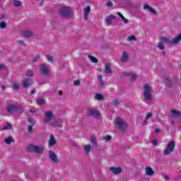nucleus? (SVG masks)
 <instances>
[{
    "instance_id": "nucleus-1",
    "label": "nucleus",
    "mask_w": 181,
    "mask_h": 181,
    "mask_svg": "<svg viewBox=\"0 0 181 181\" xmlns=\"http://www.w3.org/2000/svg\"><path fill=\"white\" fill-rule=\"evenodd\" d=\"M28 152H36V153H42L45 151L44 146H36L33 144H29L27 147Z\"/></svg>"
},
{
    "instance_id": "nucleus-2",
    "label": "nucleus",
    "mask_w": 181,
    "mask_h": 181,
    "mask_svg": "<svg viewBox=\"0 0 181 181\" xmlns=\"http://www.w3.org/2000/svg\"><path fill=\"white\" fill-rule=\"evenodd\" d=\"M59 13L64 18H70L73 15V10L70 7H64L59 10Z\"/></svg>"
},
{
    "instance_id": "nucleus-3",
    "label": "nucleus",
    "mask_w": 181,
    "mask_h": 181,
    "mask_svg": "<svg viewBox=\"0 0 181 181\" xmlns=\"http://www.w3.org/2000/svg\"><path fill=\"white\" fill-rule=\"evenodd\" d=\"M144 98L146 100H151L152 98V88L149 84H145L144 86Z\"/></svg>"
},
{
    "instance_id": "nucleus-4",
    "label": "nucleus",
    "mask_w": 181,
    "mask_h": 181,
    "mask_svg": "<svg viewBox=\"0 0 181 181\" xmlns=\"http://www.w3.org/2000/svg\"><path fill=\"white\" fill-rule=\"evenodd\" d=\"M175 141H171L167 144V147L164 150V155H170L175 149Z\"/></svg>"
},
{
    "instance_id": "nucleus-5",
    "label": "nucleus",
    "mask_w": 181,
    "mask_h": 181,
    "mask_svg": "<svg viewBox=\"0 0 181 181\" xmlns=\"http://www.w3.org/2000/svg\"><path fill=\"white\" fill-rule=\"evenodd\" d=\"M116 127H118L119 129H124L127 127V124L122 119L119 118L116 120Z\"/></svg>"
},
{
    "instance_id": "nucleus-6",
    "label": "nucleus",
    "mask_w": 181,
    "mask_h": 181,
    "mask_svg": "<svg viewBox=\"0 0 181 181\" xmlns=\"http://www.w3.org/2000/svg\"><path fill=\"white\" fill-rule=\"evenodd\" d=\"M88 115H90V117H94V118H98V117H100V113L98 111L93 108H89L88 110Z\"/></svg>"
},
{
    "instance_id": "nucleus-7",
    "label": "nucleus",
    "mask_w": 181,
    "mask_h": 181,
    "mask_svg": "<svg viewBox=\"0 0 181 181\" xmlns=\"http://www.w3.org/2000/svg\"><path fill=\"white\" fill-rule=\"evenodd\" d=\"M49 159L54 163H57V162H59V158H57V155H56V153H54V152L49 151Z\"/></svg>"
},
{
    "instance_id": "nucleus-8",
    "label": "nucleus",
    "mask_w": 181,
    "mask_h": 181,
    "mask_svg": "<svg viewBox=\"0 0 181 181\" xmlns=\"http://www.w3.org/2000/svg\"><path fill=\"white\" fill-rule=\"evenodd\" d=\"M33 83V81L30 78L24 79L22 81L23 87H24L25 88L29 87L30 86H32Z\"/></svg>"
},
{
    "instance_id": "nucleus-9",
    "label": "nucleus",
    "mask_w": 181,
    "mask_h": 181,
    "mask_svg": "<svg viewBox=\"0 0 181 181\" xmlns=\"http://www.w3.org/2000/svg\"><path fill=\"white\" fill-rule=\"evenodd\" d=\"M53 117V113L52 112H45V119L43 121L45 124H47V122L50 121Z\"/></svg>"
},
{
    "instance_id": "nucleus-10",
    "label": "nucleus",
    "mask_w": 181,
    "mask_h": 181,
    "mask_svg": "<svg viewBox=\"0 0 181 181\" xmlns=\"http://www.w3.org/2000/svg\"><path fill=\"white\" fill-rule=\"evenodd\" d=\"M110 170L112 172V173H114V175H118L122 172V169H121V168L117 167H112L110 168Z\"/></svg>"
},
{
    "instance_id": "nucleus-11",
    "label": "nucleus",
    "mask_w": 181,
    "mask_h": 181,
    "mask_svg": "<svg viewBox=\"0 0 181 181\" xmlns=\"http://www.w3.org/2000/svg\"><path fill=\"white\" fill-rule=\"evenodd\" d=\"M90 11H91V8H90V6H87L86 8H84L83 16H84L85 21H87V19H88V15L90 14Z\"/></svg>"
},
{
    "instance_id": "nucleus-12",
    "label": "nucleus",
    "mask_w": 181,
    "mask_h": 181,
    "mask_svg": "<svg viewBox=\"0 0 181 181\" xmlns=\"http://www.w3.org/2000/svg\"><path fill=\"white\" fill-rule=\"evenodd\" d=\"M144 9H145L146 11H148L150 12V13H151L152 15H156V11L155 9L152 8L148 4H145L144 6Z\"/></svg>"
},
{
    "instance_id": "nucleus-13",
    "label": "nucleus",
    "mask_w": 181,
    "mask_h": 181,
    "mask_svg": "<svg viewBox=\"0 0 181 181\" xmlns=\"http://www.w3.org/2000/svg\"><path fill=\"white\" fill-rule=\"evenodd\" d=\"M8 112H10L11 114L13 112H16V110H18V106L16 105H10L8 106Z\"/></svg>"
},
{
    "instance_id": "nucleus-14",
    "label": "nucleus",
    "mask_w": 181,
    "mask_h": 181,
    "mask_svg": "<svg viewBox=\"0 0 181 181\" xmlns=\"http://www.w3.org/2000/svg\"><path fill=\"white\" fill-rule=\"evenodd\" d=\"M40 70L42 71V74L45 76H47L49 74V69H47V66L45 65H41Z\"/></svg>"
},
{
    "instance_id": "nucleus-15",
    "label": "nucleus",
    "mask_w": 181,
    "mask_h": 181,
    "mask_svg": "<svg viewBox=\"0 0 181 181\" xmlns=\"http://www.w3.org/2000/svg\"><path fill=\"white\" fill-rule=\"evenodd\" d=\"M145 173L147 176H152L153 175V170L151 167L146 168Z\"/></svg>"
},
{
    "instance_id": "nucleus-16",
    "label": "nucleus",
    "mask_w": 181,
    "mask_h": 181,
    "mask_svg": "<svg viewBox=\"0 0 181 181\" xmlns=\"http://www.w3.org/2000/svg\"><path fill=\"white\" fill-rule=\"evenodd\" d=\"M114 19H115V16H108L107 17H106L105 18V22L110 25L111 24V22H112V21H114Z\"/></svg>"
},
{
    "instance_id": "nucleus-17",
    "label": "nucleus",
    "mask_w": 181,
    "mask_h": 181,
    "mask_svg": "<svg viewBox=\"0 0 181 181\" xmlns=\"http://www.w3.org/2000/svg\"><path fill=\"white\" fill-rule=\"evenodd\" d=\"M128 57H129L128 52L124 51L122 52V58H121L122 62H127Z\"/></svg>"
},
{
    "instance_id": "nucleus-18",
    "label": "nucleus",
    "mask_w": 181,
    "mask_h": 181,
    "mask_svg": "<svg viewBox=\"0 0 181 181\" xmlns=\"http://www.w3.org/2000/svg\"><path fill=\"white\" fill-rule=\"evenodd\" d=\"M56 144V139H54V136L53 135L50 136L49 140V146H53Z\"/></svg>"
},
{
    "instance_id": "nucleus-19",
    "label": "nucleus",
    "mask_w": 181,
    "mask_h": 181,
    "mask_svg": "<svg viewBox=\"0 0 181 181\" xmlns=\"http://www.w3.org/2000/svg\"><path fill=\"white\" fill-rule=\"evenodd\" d=\"M95 100H98V101H102V100H104V96L100 93H96L95 95Z\"/></svg>"
},
{
    "instance_id": "nucleus-20",
    "label": "nucleus",
    "mask_w": 181,
    "mask_h": 181,
    "mask_svg": "<svg viewBox=\"0 0 181 181\" xmlns=\"http://www.w3.org/2000/svg\"><path fill=\"white\" fill-rule=\"evenodd\" d=\"M111 64H105V73L110 74L111 73Z\"/></svg>"
},
{
    "instance_id": "nucleus-21",
    "label": "nucleus",
    "mask_w": 181,
    "mask_h": 181,
    "mask_svg": "<svg viewBox=\"0 0 181 181\" xmlns=\"http://www.w3.org/2000/svg\"><path fill=\"white\" fill-rule=\"evenodd\" d=\"M60 125H62L61 122H59L57 121H54L53 122L51 123L50 127L53 128L56 127H60Z\"/></svg>"
},
{
    "instance_id": "nucleus-22",
    "label": "nucleus",
    "mask_w": 181,
    "mask_h": 181,
    "mask_svg": "<svg viewBox=\"0 0 181 181\" xmlns=\"http://www.w3.org/2000/svg\"><path fill=\"white\" fill-rule=\"evenodd\" d=\"M84 151L86 153H90V151H91V145L88 144L84 146Z\"/></svg>"
},
{
    "instance_id": "nucleus-23",
    "label": "nucleus",
    "mask_w": 181,
    "mask_h": 181,
    "mask_svg": "<svg viewBox=\"0 0 181 181\" xmlns=\"http://www.w3.org/2000/svg\"><path fill=\"white\" fill-rule=\"evenodd\" d=\"M13 5H14L16 7L19 8L22 5V2L19 0H14L13 2Z\"/></svg>"
},
{
    "instance_id": "nucleus-24",
    "label": "nucleus",
    "mask_w": 181,
    "mask_h": 181,
    "mask_svg": "<svg viewBox=\"0 0 181 181\" xmlns=\"http://www.w3.org/2000/svg\"><path fill=\"white\" fill-rule=\"evenodd\" d=\"M88 59L92 63H98L97 58L94 57L93 56L89 55Z\"/></svg>"
},
{
    "instance_id": "nucleus-25",
    "label": "nucleus",
    "mask_w": 181,
    "mask_h": 181,
    "mask_svg": "<svg viewBox=\"0 0 181 181\" xmlns=\"http://www.w3.org/2000/svg\"><path fill=\"white\" fill-rule=\"evenodd\" d=\"M171 112H172L173 117H175V118L176 117H179V115H180L181 114L179 111L175 110H173Z\"/></svg>"
},
{
    "instance_id": "nucleus-26",
    "label": "nucleus",
    "mask_w": 181,
    "mask_h": 181,
    "mask_svg": "<svg viewBox=\"0 0 181 181\" xmlns=\"http://www.w3.org/2000/svg\"><path fill=\"white\" fill-rule=\"evenodd\" d=\"M118 16L121 18L122 21H123L124 23H127L128 22V19L125 18L124 16H122V13H117Z\"/></svg>"
},
{
    "instance_id": "nucleus-27",
    "label": "nucleus",
    "mask_w": 181,
    "mask_h": 181,
    "mask_svg": "<svg viewBox=\"0 0 181 181\" xmlns=\"http://www.w3.org/2000/svg\"><path fill=\"white\" fill-rule=\"evenodd\" d=\"M32 35H33V33H32V31H25L23 33V36H25V37H30V36H32Z\"/></svg>"
},
{
    "instance_id": "nucleus-28",
    "label": "nucleus",
    "mask_w": 181,
    "mask_h": 181,
    "mask_svg": "<svg viewBox=\"0 0 181 181\" xmlns=\"http://www.w3.org/2000/svg\"><path fill=\"white\" fill-rule=\"evenodd\" d=\"M12 142H13V139H12V137H8L5 139V144H6L7 145H11Z\"/></svg>"
},
{
    "instance_id": "nucleus-29",
    "label": "nucleus",
    "mask_w": 181,
    "mask_h": 181,
    "mask_svg": "<svg viewBox=\"0 0 181 181\" xmlns=\"http://www.w3.org/2000/svg\"><path fill=\"white\" fill-rule=\"evenodd\" d=\"M128 42H136V37L134 35H130L127 37Z\"/></svg>"
},
{
    "instance_id": "nucleus-30",
    "label": "nucleus",
    "mask_w": 181,
    "mask_h": 181,
    "mask_svg": "<svg viewBox=\"0 0 181 181\" xmlns=\"http://www.w3.org/2000/svg\"><path fill=\"white\" fill-rule=\"evenodd\" d=\"M3 129L5 131H8L9 129H12V124H7L6 126L3 127Z\"/></svg>"
},
{
    "instance_id": "nucleus-31",
    "label": "nucleus",
    "mask_w": 181,
    "mask_h": 181,
    "mask_svg": "<svg viewBox=\"0 0 181 181\" xmlns=\"http://www.w3.org/2000/svg\"><path fill=\"white\" fill-rule=\"evenodd\" d=\"M13 90H19V83L17 82H13Z\"/></svg>"
},
{
    "instance_id": "nucleus-32",
    "label": "nucleus",
    "mask_w": 181,
    "mask_h": 181,
    "mask_svg": "<svg viewBox=\"0 0 181 181\" xmlns=\"http://www.w3.org/2000/svg\"><path fill=\"white\" fill-rule=\"evenodd\" d=\"M6 28V23L4 21L0 22V29H5Z\"/></svg>"
},
{
    "instance_id": "nucleus-33",
    "label": "nucleus",
    "mask_w": 181,
    "mask_h": 181,
    "mask_svg": "<svg viewBox=\"0 0 181 181\" xmlns=\"http://www.w3.org/2000/svg\"><path fill=\"white\" fill-rule=\"evenodd\" d=\"M28 122H30V124H32V125H35V119H33V118L32 117L28 118Z\"/></svg>"
},
{
    "instance_id": "nucleus-34",
    "label": "nucleus",
    "mask_w": 181,
    "mask_h": 181,
    "mask_svg": "<svg viewBox=\"0 0 181 181\" xmlns=\"http://www.w3.org/2000/svg\"><path fill=\"white\" fill-rule=\"evenodd\" d=\"M152 117V113H148L146 115V120L144 121V122L146 123V121H148L149 119V118H151Z\"/></svg>"
},
{
    "instance_id": "nucleus-35",
    "label": "nucleus",
    "mask_w": 181,
    "mask_h": 181,
    "mask_svg": "<svg viewBox=\"0 0 181 181\" xmlns=\"http://www.w3.org/2000/svg\"><path fill=\"white\" fill-rule=\"evenodd\" d=\"M43 103H45V100L43 99H38L37 100V103L38 104V105H42V104H43Z\"/></svg>"
},
{
    "instance_id": "nucleus-36",
    "label": "nucleus",
    "mask_w": 181,
    "mask_h": 181,
    "mask_svg": "<svg viewBox=\"0 0 181 181\" xmlns=\"http://www.w3.org/2000/svg\"><path fill=\"white\" fill-rule=\"evenodd\" d=\"M103 139L105 140L106 142H108L111 139V136H105L103 137Z\"/></svg>"
},
{
    "instance_id": "nucleus-37",
    "label": "nucleus",
    "mask_w": 181,
    "mask_h": 181,
    "mask_svg": "<svg viewBox=\"0 0 181 181\" xmlns=\"http://www.w3.org/2000/svg\"><path fill=\"white\" fill-rule=\"evenodd\" d=\"M26 76H27L28 77H32V76H33V72L31 71H28V72L26 73Z\"/></svg>"
},
{
    "instance_id": "nucleus-38",
    "label": "nucleus",
    "mask_w": 181,
    "mask_h": 181,
    "mask_svg": "<svg viewBox=\"0 0 181 181\" xmlns=\"http://www.w3.org/2000/svg\"><path fill=\"white\" fill-rule=\"evenodd\" d=\"M158 49H160V50H163V49H165V47L163 46V44H159L158 45Z\"/></svg>"
},
{
    "instance_id": "nucleus-39",
    "label": "nucleus",
    "mask_w": 181,
    "mask_h": 181,
    "mask_svg": "<svg viewBox=\"0 0 181 181\" xmlns=\"http://www.w3.org/2000/svg\"><path fill=\"white\" fill-rule=\"evenodd\" d=\"M104 86V82L103 81V80H101V78H99V86L100 87H103Z\"/></svg>"
},
{
    "instance_id": "nucleus-40",
    "label": "nucleus",
    "mask_w": 181,
    "mask_h": 181,
    "mask_svg": "<svg viewBox=\"0 0 181 181\" xmlns=\"http://www.w3.org/2000/svg\"><path fill=\"white\" fill-rule=\"evenodd\" d=\"M39 59H40V56L36 55L35 57H34L33 62H37V60H39Z\"/></svg>"
},
{
    "instance_id": "nucleus-41",
    "label": "nucleus",
    "mask_w": 181,
    "mask_h": 181,
    "mask_svg": "<svg viewBox=\"0 0 181 181\" xmlns=\"http://www.w3.org/2000/svg\"><path fill=\"white\" fill-rule=\"evenodd\" d=\"M28 132H30V133L33 132V127L32 126H28Z\"/></svg>"
},
{
    "instance_id": "nucleus-42",
    "label": "nucleus",
    "mask_w": 181,
    "mask_h": 181,
    "mask_svg": "<svg viewBox=\"0 0 181 181\" xmlns=\"http://www.w3.org/2000/svg\"><path fill=\"white\" fill-rule=\"evenodd\" d=\"M47 59L48 60V62H53V57L51 56H47Z\"/></svg>"
},
{
    "instance_id": "nucleus-43",
    "label": "nucleus",
    "mask_w": 181,
    "mask_h": 181,
    "mask_svg": "<svg viewBox=\"0 0 181 181\" xmlns=\"http://www.w3.org/2000/svg\"><path fill=\"white\" fill-rule=\"evenodd\" d=\"M136 75L135 74H132V78H131V80L132 81H134V80H136Z\"/></svg>"
},
{
    "instance_id": "nucleus-44",
    "label": "nucleus",
    "mask_w": 181,
    "mask_h": 181,
    "mask_svg": "<svg viewBox=\"0 0 181 181\" xmlns=\"http://www.w3.org/2000/svg\"><path fill=\"white\" fill-rule=\"evenodd\" d=\"M119 102L118 100L115 99L113 100V105H118Z\"/></svg>"
},
{
    "instance_id": "nucleus-45",
    "label": "nucleus",
    "mask_w": 181,
    "mask_h": 181,
    "mask_svg": "<svg viewBox=\"0 0 181 181\" xmlns=\"http://www.w3.org/2000/svg\"><path fill=\"white\" fill-rule=\"evenodd\" d=\"M74 86H80V81H75L74 83Z\"/></svg>"
},
{
    "instance_id": "nucleus-46",
    "label": "nucleus",
    "mask_w": 181,
    "mask_h": 181,
    "mask_svg": "<svg viewBox=\"0 0 181 181\" xmlns=\"http://www.w3.org/2000/svg\"><path fill=\"white\" fill-rule=\"evenodd\" d=\"M90 142L91 144H95V139L94 137H91Z\"/></svg>"
},
{
    "instance_id": "nucleus-47",
    "label": "nucleus",
    "mask_w": 181,
    "mask_h": 181,
    "mask_svg": "<svg viewBox=\"0 0 181 181\" xmlns=\"http://www.w3.org/2000/svg\"><path fill=\"white\" fill-rule=\"evenodd\" d=\"M107 6H108V7L112 6V2H111V1H107Z\"/></svg>"
},
{
    "instance_id": "nucleus-48",
    "label": "nucleus",
    "mask_w": 181,
    "mask_h": 181,
    "mask_svg": "<svg viewBox=\"0 0 181 181\" xmlns=\"http://www.w3.org/2000/svg\"><path fill=\"white\" fill-rule=\"evenodd\" d=\"M151 144H153V145H156V144H158V140L153 139V140L152 141Z\"/></svg>"
},
{
    "instance_id": "nucleus-49",
    "label": "nucleus",
    "mask_w": 181,
    "mask_h": 181,
    "mask_svg": "<svg viewBox=\"0 0 181 181\" xmlns=\"http://www.w3.org/2000/svg\"><path fill=\"white\" fill-rule=\"evenodd\" d=\"M4 69H6L5 65L0 64V70H4Z\"/></svg>"
},
{
    "instance_id": "nucleus-50",
    "label": "nucleus",
    "mask_w": 181,
    "mask_h": 181,
    "mask_svg": "<svg viewBox=\"0 0 181 181\" xmlns=\"http://www.w3.org/2000/svg\"><path fill=\"white\" fill-rule=\"evenodd\" d=\"M35 93H36V90L35 89H33L31 90V94H35Z\"/></svg>"
},
{
    "instance_id": "nucleus-51",
    "label": "nucleus",
    "mask_w": 181,
    "mask_h": 181,
    "mask_svg": "<svg viewBox=\"0 0 181 181\" xmlns=\"http://www.w3.org/2000/svg\"><path fill=\"white\" fill-rule=\"evenodd\" d=\"M159 131H160L159 129H156L155 132H156V134H158Z\"/></svg>"
},
{
    "instance_id": "nucleus-52",
    "label": "nucleus",
    "mask_w": 181,
    "mask_h": 181,
    "mask_svg": "<svg viewBox=\"0 0 181 181\" xmlns=\"http://www.w3.org/2000/svg\"><path fill=\"white\" fill-rule=\"evenodd\" d=\"M165 180H169V178L168 177V176H165Z\"/></svg>"
},
{
    "instance_id": "nucleus-53",
    "label": "nucleus",
    "mask_w": 181,
    "mask_h": 181,
    "mask_svg": "<svg viewBox=\"0 0 181 181\" xmlns=\"http://www.w3.org/2000/svg\"><path fill=\"white\" fill-rule=\"evenodd\" d=\"M29 112H35V110H30Z\"/></svg>"
},
{
    "instance_id": "nucleus-54",
    "label": "nucleus",
    "mask_w": 181,
    "mask_h": 181,
    "mask_svg": "<svg viewBox=\"0 0 181 181\" xmlns=\"http://www.w3.org/2000/svg\"><path fill=\"white\" fill-rule=\"evenodd\" d=\"M20 43L22 44V41H20Z\"/></svg>"
}]
</instances>
